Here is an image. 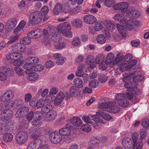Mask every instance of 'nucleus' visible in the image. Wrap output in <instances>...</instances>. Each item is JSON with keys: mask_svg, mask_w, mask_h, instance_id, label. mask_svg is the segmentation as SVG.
<instances>
[{"mask_svg": "<svg viewBox=\"0 0 149 149\" xmlns=\"http://www.w3.org/2000/svg\"><path fill=\"white\" fill-rule=\"evenodd\" d=\"M143 77L139 74L133 77V80L135 79L137 81H142L143 79ZM137 83L135 82L134 81H131L127 82V83H125L124 84V87L128 89V93L130 95H136L138 94L139 91V90L137 89Z\"/></svg>", "mask_w": 149, "mask_h": 149, "instance_id": "1", "label": "nucleus"}, {"mask_svg": "<svg viewBox=\"0 0 149 149\" xmlns=\"http://www.w3.org/2000/svg\"><path fill=\"white\" fill-rule=\"evenodd\" d=\"M82 124L81 119L77 116L72 118L69 121V123L66 125V135H68L71 133V130L79 127Z\"/></svg>", "mask_w": 149, "mask_h": 149, "instance_id": "2", "label": "nucleus"}, {"mask_svg": "<svg viewBox=\"0 0 149 149\" xmlns=\"http://www.w3.org/2000/svg\"><path fill=\"white\" fill-rule=\"evenodd\" d=\"M92 118L94 119V121L96 124V126H99L97 123H102L103 124H105L106 122L104 121L102 118L107 120H109L112 118V117L110 116V115L106 113L103 112H100L97 113L96 115L92 116Z\"/></svg>", "mask_w": 149, "mask_h": 149, "instance_id": "3", "label": "nucleus"}, {"mask_svg": "<svg viewBox=\"0 0 149 149\" xmlns=\"http://www.w3.org/2000/svg\"><path fill=\"white\" fill-rule=\"evenodd\" d=\"M57 29L58 32L56 31H54L51 34V40L55 42L59 40L60 35L58 33H61L64 35L65 34V22L60 24Z\"/></svg>", "mask_w": 149, "mask_h": 149, "instance_id": "4", "label": "nucleus"}, {"mask_svg": "<svg viewBox=\"0 0 149 149\" xmlns=\"http://www.w3.org/2000/svg\"><path fill=\"white\" fill-rule=\"evenodd\" d=\"M42 17V13L37 11L33 12L30 14L29 20L32 24L34 25L40 22Z\"/></svg>", "mask_w": 149, "mask_h": 149, "instance_id": "5", "label": "nucleus"}, {"mask_svg": "<svg viewBox=\"0 0 149 149\" xmlns=\"http://www.w3.org/2000/svg\"><path fill=\"white\" fill-rule=\"evenodd\" d=\"M28 138V133L25 131H21L17 134L15 140L18 144H22L25 143Z\"/></svg>", "mask_w": 149, "mask_h": 149, "instance_id": "6", "label": "nucleus"}, {"mask_svg": "<svg viewBox=\"0 0 149 149\" xmlns=\"http://www.w3.org/2000/svg\"><path fill=\"white\" fill-rule=\"evenodd\" d=\"M13 116V112L10 109L3 111L1 113L0 120L1 121L8 123Z\"/></svg>", "mask_w": 149, "mask_h": 149, "instance_id": "7", "label": "nucleus"}, {"mask_svg": "<svg viewBox=\"0 0 149 149\" xmlns=\"http://www.w3.org/2000/svg\"><path fill=\"white\" fill-rule=\"evenodd\" d=\"M43 132V130L40 128L31 127L29 130V134L34 140L40 139L38 137L41 135V134Z\"/></svg>", "mask_w": 149, "mask_h": 149, "instance_id": "8", "label": "nucleus"}, {"mask_svg": "<svg viewBox=\"0 0 149 149\" xmlns=\"http://www.w3.org/2000/svg\"><path fill=\"white\" fill-rule=\"evenodd\" d=\"M51 142L54 144H57L60 142L63 138L62 136L56 132L51 133L49 136Z\"/></svg>", "mask_w": 149, "mask_h": 149, "instance_id": "9", "label": "nucleus"}, {"mask_svg": "<svg viewBox=\"0 0 149 149\" xmlns=\"http://www.w3.org/2000/svg\"><path fill=\"white\" fill-rule=\"evenodd\" d=\"M127 97L128 99L131 100L132 99H135V96H134L131 95L128 93V92H127L126 94L119 93L117 94L115 97V100L118 102H120L125 98Z\"/></svg>", "mask_w": 149, "mask_h": 149, "instance_id": "10", "label": "nucleus"}, {"mask_svg": "<svg viewBox=\"0 0 149 149\" xmlns=\"http://www.w3.org/2000/svg\"><path fill=\"white\" fill-rule=\"evenodd\" d=\"M14 93L11 90L6 91L1 96V100L2 102H7L12 99L14 96Z\"/></svg>", "mask_w": 149, "mask_h": 149, "instance_id": "11", "label": "nucleus"}, {"mask_svg": "<svg viewBox=\"0 0 149 149\" xmlns=\"http://www.w3.org/2000/svg\"><path fill=\"white\" fill-rule=\"evenodd\" d=\"M17 23L16 19L14 18H11L9 19L6 22V28H8L7 31L8 32L11 31L12 29L15 26Z\"/></svg>", "mask_w": 149, "mask_h": 149, "instance_id": "12", "label": "nucleus"}, {"mask_svg": "<svg viewBox=\"0 0 149 149\" xmlns=\"http://www.w3.org/2000/svg\"><path fill=\"white\" fill-rule=\"evenodd\" d=\"M42 141L41 139L34 140L33 143H30L27 149H39L42 144Z\"/></svg>", "mask_w": 149, "mask_h": 149, "instance_id": "13", "label": "nucleus"}, {"mask_svg": "<svg viewBox=\"0 0 149 149\" xmlns=\"http://www.w3.org/2000/svg\"><path fill=\"white\" fill-rule=\"evenodd\" d=\"M12 49L13 51L24 52L26 51V47L22 43H17L12 45Z\"/></svg>", "mask_w": 149, "mask_h": 149, "instance_id": "14", "label": "nucleus"}, {"mask_svg": "<svg viewBox=\"0 0 149 149\" xmlns=\"http://www.w3.org/2000/svg\"><path fill=\"white\" fill-rule=\"evenodd\" d=\"M29 111L27 107H23L18 110L15 114V116L17 118L24 117L28 114Z\"/></svg>", "mask_w": 149, "mask_h": 149, "instance_id": "15", "label": "nucleus"}, {"mask_svg": "<svg viewBox=\"0 0 149 149\" xmlns=\"http://www.w3.org/2000/svg\"><path fill=\"white\" fill-rule=\"evenodd\" d=\"M83 20L87 24H92L96 21V18L95 16L92 15H87L84 16Z\"/></svg>", "mask_w": 149, "mask_h": 149, "instance_id": "16", "label": "nucleus"}, {"mask_svg": "<svg viewBox=\"0 0 149 149\" xmlns=\"http://www.w3.org/2000/svg\"><path fill=\"white\" fill-rule=\"evenodd\" d=\"M56 116V112L54 110H52L48 113L44 117V118L46 121L51 122L54 120Z\"/></svg>", "mask_w": 149, "mask_h": 149, "instance_id": "17", "label": "nucleus"}, {"mask_svg": "<svg viewBox=\"0 0 149 149\" xmlns=\"http://www.w3.org/2000/svg\"><path fill=\"white\" fill-rule=\"evenodd\" d=\"M22 57V54L19 53H10L7 54L6 56V58L8 60H12L17 59H20Z\"/></svg>", "mask_w": 149, "mask_h": 149, "instance_id": "18", "label": "nucleus"}, {"mask_svg": "<svg viewBox=\"0 0 149 149\" xmlns=\"http://www.w3.org/2000/svg\"><path fill=\"white\" fill-rule=\"evenodd\" d=\"M63 9V5L59 2H57L52 11L53 15H59Z\"/></svg>", "mask_w": 149, "mask_h": 149, "instance_id": "19", "label": "nucleus"}, {"mask_svg": "<svg viewBox=\"0 0 149 149\" xmlns=\"http://www.w3.org/2000/svg\"><path fill=\"white\" fill-rule=\"evenodd\" d=\"M54 57L56 63L58 65H62L65 63V57L61 56L60 54L56 53L54 54Z\"/></svg>", "mask_w": 149, "mask_h": 149, "instance_id": "20", "label": "nucleus"}, {"mask_svg": "<svg viewBox=\"0 0 149 149\" xmlns=\"http://www.w3.org/2000/svg\"><path fill=\"white\" fill-rule=\"evenodd\" d=\"M65 97L64 93L63 92H59L56 95L54 101V104L56 106L59 105L63 100Z\"/></svg>", "mask_w": 149, "mask_h": 149, "instance_id": "21", "label": "nucleus"}, {"mask_svg": "<svg viewBox=\"0 0 149 149\" xmlns=\"http://www.w3.org/2000/svg\"><path fill=\"white\" fill-rule=\"evenodd\" d=\"M130 54H129L127 55L126 56H125L124 57H123V54L122 53H118L117 55L116 58L115 59L116 62L117 63H120V62H123L124 61H125V60H127L129 59L128 56L130 57Z\"/></svg>", "mask_w": 149, "mask_h": 149, "instance_id": "22", "label": "nucleus"}, {"mask_svg": "<svg viewBox=\"0 0 149 149\" xmlns=\"http://www.w3.org/2000/svg\"><path fill=\"white\" fill-rule=\"evenodd\" d=\"M131 58H129L128 59L125 60L124 62L118 63L119 65V70L121 72H123L126 70L129 69L127 64V62Z\"/></svg>", "mask_w": 149, "mask_h": 149, "instance_id": "23", "label": "nucleus"}, {"mask_svg": "<svg viewBox=\"0 0 149 149\" xmlns=\"http://www.w3.org/2000/svg\"><path fill=\"white\" fill-rule=\"evenodd\" d=\"M139 24L138 21L136 20L132 21L130 24H127L126 27L127 29L130 31L135 30L139 26Z\"/></svg>", "mask_w": 149, "mask_h": 149, "instance_id": "24", "label": "nucleus"}, {"mask_svg": "<svg viewBox=\"0 0 149 149\" xmlns=\"http://www.w3.org/2000/svg\"><path fill=\"white\" fill-rule=\"evenodd\" d=\"M79 93V89L74 86L70 87L69 90L70 96L71 97L77 96Z\"/></svg>", "mask_w": 149, "mask_h": 149, "instance_id": "25", "label": "nucleus"}, {"mask_svg": "<svg viewBox=\"0 0 149 149\" xmlns=\"http://www.w3.org/2000/svg\"><path fill=\"white\" fill-rule=\"evenodd\" d=\"M87 64L92 68L96 67V64L94 62V57L92 55L88 56L86 58Z\"/></svg>", "mask_w": 149, "mask_h": 149, "instance_id": "26", "label": "nucleus"}, {"mask_svg": "<svg viewBox=\"0 0 149 149\" xmlns=\"http://www.w3.org/2000/svg\"><path fill=\"white\" fill-rule=\"evenodd\" d=\"M22 104V100L19 99H18L15 100L13 102H10L9 107H12L13 109H17Z\"/></svg>", "mask_w": 149, "mask_h": 149, "instance_id": "27", "label": "nucleus"}, {"mask_svg": "<svg viewBox=\"0 0 149 149\" xmlns=\"http://www.w3.org/2000/svg\"><path fill=\"white\" fill-rule=\"evenodd\" d=\"M74 86L79 89L82 88L84 87V83L82 80L79 77L75 78L73 81Z\"/></svg>", "mask_w": 149, "mask_h": 149, "instance_id": "28", "label": "nucleus"}, {"mask_svg": "<svg viewBox=\"0 0 149 149\" xmlns=\"http://www.w3.org/2000/svg\"><path fill=\"white\" fill-rule=\"evenodd\" d=\"M26 74H28V79L30 81H35L39 77L38 74L36 72H32L31 70L29 71L28 73H26Z\"/></svg>", "mask_w": 149, "mask_h": 149, "instance_id": "29", "label": "nucleus"}, {"mask_svg": "<svg viewBox=\"0 0 149 149\" xmlns=\"http://www.w3.org/2000/svg\"><path fill=\"white\" fill-rule=\"evenodd\" d=\"M71 26L68 22H66V37L71 38L73 36L72 32L71 31Z\"/></svg>", "mask_w": 149, "mask_h": 149, "instance_id": "30", "label": "nucleus"}, {"mask_svg": "<svg viewBox=\"0 0 149 149\" xmlns=\"http://www.w3.org/2000/svg\"><path fill=\"white\" fill-rule=\"evenodd\" d=\"M37 116H38V118H36L32 122V125L35 127L40 126L42 124L41 120L42 119V117L39 116L38 114Z\"/></svg>", "mask_w": 149, "mask_h": 149, "instance_id": "31", "label": "nucleus"}, {"mask_svg": "<svg viewBox=\"0 0 149 149\" xmlns=\"http://www.w3.org/2000/svg\"><path fill=\"white\" fill-rule=\"evenodd\" d=\"M13 136L10 133H6L3 134V139L5 142H8L11 141L13 139Z\"/></svg>", "mask_w": 149, "mask_h": 149, "instance_id": "32", "label": "nucleus"}, {"mask_svg": "<svg viewBox=\"0 0 149 149\" xmlns=\"http://www.w3.org/2000/svg\"><path fill=\"white\" fill-rule=\"evenodd\" d=\"M116 27L119 33L123 36L126 35V29L120 24H117Z\"/></svg>", "mask_w": 149, "mask_h": 149, "instance_id": "33", "label": "nucleus"}, {"mask_svg": "<svg viewBox=\"0 0 149 149\" xmlns=\"http://www.w3.org/2000/svg\"><path fill=\"white\" fill-rule=\"evenodd\" d=\"M40 113L39 111H36L34 113L33 111H31L29 112L26 118L29 121L31 120L33 118H38V116L37 115Z\"/></svg>", "mask_w": 149, "mask_h": 149, "instance_id": "34", "label": "nucleus"}, {"mask_svg": "<svg viewBox=\"0 0 149 149\" xmlns=\"http://www.w3.org/2000/svg\"><path fill=\"white\" fill-rule=\"evenodd\" d=\"M20 35V34H18L11 36L9 40L7 43V44L10 45L13 44L14 42L18 40Z\"/></svg>", "mask_w": 149, "mask_h": 149, "instance_id": "35", "label": "nucleus"}, {"mask_svg": "<svg viewBox=\"0 0 149 149\" xmlns=\"http://www.w3.org/2000/svg\"><path fill=\"white\" fill-rule=\"evenodd\" d=\"M99 139L95 137H92L90 141V144L94 147L98 146L99 145Z\"/></svg>", "mask_w": 149, "mask_h": 149, "instance_id": "36", "label": "nucleus"}, {"mask_svg": "<svg viewBox=\"0 0 149 149\" xmlns=\"http://www.w3.org/2000/svg\"><path fill=\"white\" fill-rule=\"evenodd\" d=\"M53 105L50 103H48L42 107V110L43 112H46L47 111L49 112L52 111V110L53 109Z\"/></svg>", "mask_w": 149, "mask_h": 149, "instance_id": "37", "label": "nucleus"}, {"mask_svg": "<svg viewBox=\"0 0 149 149\" xmlns=\"http://www.w3.org/2000/svg\"><path fill=\"white\" fill-rule=\"evenodd\" d=\"M140 12L136 10H133L130 12V15L132 19L137 18L140 16Z\"/></svg>", "mask_w": 149, "mask_h": 149, "instance_id": "38", "label": "nucleus"}, {"mask_svg": "<svg viewBox=\"0 0 149 149\" xmlns=\"http://www.w3.org/2000/svg\"><path fill=\"white\" fill-rule=\"evenodd\" d=\"M105 25L107 29L111 32H112L115 28L114 24L110 21L107 22Z\"/></svg>", "mask_w": 149, "mask_h": 149, "instance_id": "39", "label": "nucleus"}, {"mask_svg": "<svg viewBox=\"0 0 149 149\" xmlns=\"http://www.w3.org/2000/svg\"><path fill=\"white\" fill-rule=\"evenodd\" d=\"M97 41L100 44H102L104 43L106 41V38L105 36L99 34L97 38Z\"/></svg>", "mask_w": 149, "mask_h": 149, "instance_id": "40", "label": "nucleus"}, {"mask_svg": "<svg viewBox=\"0 0 149 149\" xmlns=\"http://www.w3.org/2000/svg\"><path fill=\"white\" fill-rule=\"evenodd\" d=\"M114 19L117 21L121 23H123L125 21L123 15L119 14H117L115 15L114 17Z\"/></svg>", "mask_w": 149, "mask_h": 149, "instance_id": "41", "label": "nucleus"}, {"mask_svg": "<svg viewBox=\"0 0 149 149\" xmlns=\"http://www.w3.org/2000/svg\"><path fill=\"white\" fill-rule=\"evenodd\" d=\"M82 21L80 19H76L72 22V24L75 27L77 28L80 27L82 25Z\"/></svg>", "mask_w": 149, "mask_h": 149, "instance_id": "42", "label": "nucleus"}, {"mask_svg": "<svg viewBox=\"0 0 149 149\" xmlns=\"http://www.w3.org/2000/svg\"><path fill=\"white\" fill-rule=\"evenodd\" d=\"M26 58V60L29 61L31 65L38 63L39 61V58L36 57H29Z\"/></svg>", "mask_w": 149, "mask_h": 149, "instance_id": "43", "label": "nucleus"}, {"mask_svg": "<svg viewBox=\"0 0 149 149\" xmlns=\"http://www.w3.org/2000/svg\"><path fill=\"white\" fill-rule=\"evenodd\" d=\"M2 70L3 72L6 73L7 75L9 76H11L14 73L12 69L6 67H3Z\"/></svg>", "mask_w": 149, "mask_h": 149, "instance_id": "44", "label": "nucleus"}, {"mask_svg": "<svg viewBox=\"0 0 149 149\" xmlns=\"http://www.w3.org/2000/svg\"><path fill=\"white\" fill-rule=\"evenodd\" d=\"M22 67L24 69L26 70V71L25 72L26 73H28L29 71L33 70V66L29 62L24 64Z\"/></svg>", "mask_w": 149, "mask_h": 149, "instance_id": "45", "label": "nucleus"}, {"mask_svg": "<svg viewBox=\"0 0 149 149\" xmlns=\"http://www.w3.org/2000/svg\"><path fill=\"white\" fill-rule=\"evenodd\" d=\"M43 34L44 36L45 37L44 40L45 43H46V45L49 44L51 43L50 40V38H49V36L48 32L47 30L45 29L43 30Z\"/></svg>", "mask_w": 149, "mask_h": 149, "instance_id": "46", "label": "nucleus"}, {"mask_svg": "<svg viewBox=\"0 0 149 149\" xmlns=\"http://www.w3.org/2000/svg\"><path fill=\"white\" fill-rule=\"evenodd\" d=\"M127 99H128V98L126 97L125 99H124V100H123L120 102H118V103L119 105L123 107L126 108L127 107L129 104V102L127 100Z\"/></svg>", "mask_w": 149, "mask_h": 149, "instance_id": "47", "label": "nucleus"}, {"mask_svg": "<svg viewBox=\"0 0 149 149\" xmlns=\"http://www.w3.org/2000/svg\"><path fill=\"white\" fill-rule=\"evenodd\" d=\"M81 130L83 131L86 132H89L91 130V125L89 124H85L81 127Z\"/></svg>", "mask_w": 149, "mask_h": 149, "instance_id": "48", "label": "nucleus"}, {"mask_svg": "<svg viewBox=\"0 0 149 149\" xmlns=\"http://www.w3.org/2000/svg\"><path fill=\"white\" fill-rule=\"evenodd\" d=\"M92 119H91V118L87 116H84L82 117V119L86 123L92 124V120L93 119L92 118V116H91Z\"/></svg>", "mask_w": 149, "mask_h": 149, "instance_id": "49", "label": "nucleus"}, {"mask_svg": "<svg viewBox=\"0 0 149 149\" xmlns=\"http://www.w3.org/2000/svg\"><path fill=\"white\" fill-rule=\"evenodd\" d=\"M132 143V140L130 138L126 137L124 138L122 142V144L123 146L127 145L128 143Z\"/></svg>", "mask_w": 149, "mask_h": 149, "instance_id": "50", "label": "nucleus"}, {"mask_svg": "<svg viewBox=\"0 0 149 149\" xmlns=\"http://www.w3.org/2000/svg\"><path fill=\"white\" fill-rule=\"evenodd\" d=\"M89 84L91 88H96L98 86V82L95 79L89 81Z\"/></svg>", "mask_w": 149, "mask_h": 149, "instance_id": "51", "label": "nucleus"}, {"mask_svg": "<svg viewBox=\"0 0 149 149\" xmlns=\"http://www.w3.org/2000/svg\"><path fill=\"white\" fill-rule=\"evenodd\" d=\"M9 104H7L6 102H3L0 104V110H3V111L6 110L8 109H9Z\"/></svg>", "mask_w": 149, "mask_h": 149, "instance_id": "52", "label": "nucleus"}, {"mask_svg": "<svg viewBox=\"0 0 149 149\" xmlns=\"http://www.w3.org/2000/svg\"><path fill=\"white\" fill-rule=\"evenodd\" d=\"M80 40L78 37H76L74 38L72 42V44L74 46H77L80 44Z\"/></svg>", "mask_w": 149, "mask_h": 149, "instance_id": "53", "label": "nucleus"}, {"mask_svg": "<svg viewBox=\"0 0 149 149\" xmlns=\"http://www.w3.org/2000/svg\"><path fill=\"white\" fill-rule=\"evenodd\" d=\"M132 138L133 140L134 143H136L138 138V134L136 132L132 133Z\"/></svg>", "mask_w": 149, "mask_h": 149, "instance_id": "54", "label": "nucleus"}, {"mask_svg": "<svg viewBox=\"0 0 149 149\" xmlns=\"http://www.w3.org/2000/svg\"><path fill=\"white\" fill-rule=\"evenodd\" d=\"M114 55L113 54L111 53H109L106 57V61L109 63L112 62L114 59Z\"/></svg>", "mask_w": 149, "mask_h": 149, "instance_id": "55", "label": "nucleus"}, {"mask_svg": "<svg viewBox=\"0 0 149 149\" xmlns=\"http://www.w3.org/2000/svg\"><path fill=\"white\" fill-rule=\"evenodd\" d=\"M107 76L105 74H101L98 76V79L101 82L104 83L107 80Z\"/></svg>", "mask_w": 149, "mask_h": 149, "instance_id": "56", "label": "nucleus"}, {"mask_svg": "<svg viewBox=\"0 0 149 149\" xmlns=\"http://www.w3.org/2000/svg\"><path fill=\"white\" fill-rule=\"evenodd\" d=\"M31 39L28 37H24L21 41L22 43L24 45H28L31 43Z\"/></svg>", "mask_w": 149, "mask_h": 149, "instance_id": "57", "label": "nucleus"}, {"mask_svg": "<svg viewBox=\"0 0 149 149\" xmlns=\"http://www.w3.org/2000/svg\"><path fill=\"white\" fill-rule=\"evenodd\" d=\"M81 10V7L77 6L72 10L69 11V13L71 14L77 13Z\"/></svg>", "mask_w": 149, "mask_h": 149, "instance_id": "58", "label": "nucleus"}, {"mask_svg": "<svg viewBox=\"0 0 149 149\" xmlns=\"http://www.w3.org/2000/svg\"><path fill=\"white\" fill-rule=\"evenodd\" d=\"M134 143V147L133 149H141L143 146V143L142 141H140L138 143Z\"/></svg>", "mask_w": 149, "mask_h": 149, "instance_id": "59", "label": "nucleus"}, {"mask_svg": "<svg viewBox=\"0 0 149 149\" xmlns=\"http://www.w3.org/2000/svg\"><path fill=\"white\" fill-rule=\"evenodd\" d=\"M137 62V61L136 59H133L129 63L127 62L128 65L129 69L131 68L135 65Z\"/></svg>", "mask_w": 149, "mask_h": 149, "instance_id": "60", "label": "nucleus"}, {"mask_svg": "<svg viewBox=\"0 0 149 149\" xmlns=\"http://www.w3.org/2000/svg\"><path fill=\"white\" fill-rule=\"evenodd\" d=\"M14 69L16 72L19 75H22L24 74L23 70L19 67H15Z\"/></svg>", "mask_w": 149, "mask_h": 149, "instance_id": "61", "label": "nucleus"}, {"mask_svg": "<svg viewBox=\"0 0 149 149\" xmlns=\"http://www.w3.org/2000/svg\"><path fill=\"white\" fill-rule=\"evenodd\" d=\"M104 58L102 56L100 55H97L95 60L97 63H101L103 61Z\"/></svg>", "mask_w": 149, "mask_h": 149, "instance_id": "62", "label": "nucleus"}, {"mask_svg": "<svg viewBox=\"0 0 149 149\" xmlns=\"http://www.w3.org/2000/svg\"><path fill=\"white\" fill-rule=\"evenodd\" d=\"M102 28V24L100 23L97 22L96 23L94 26L95 30L99 31Z\"/></svg>", "mask_w": 149, "mask_h": 149, "instance_id": "63", "label": "nucleus"}, {"mask_svg": "<svg viewBox=\"0 0 149 149\" xmlns=\"http://www.w3.org/2000/svg\"><path fill=\"white\" fill-rule=\"evenodd\" d=\"M54 65V63L52 61H49L45 63V66L47 68H50L52 67Z\"/></svg>", "mask_w": 149, "mask_h": 149, "instance_id": "64", "label": "nucleus"}]
</instances>
